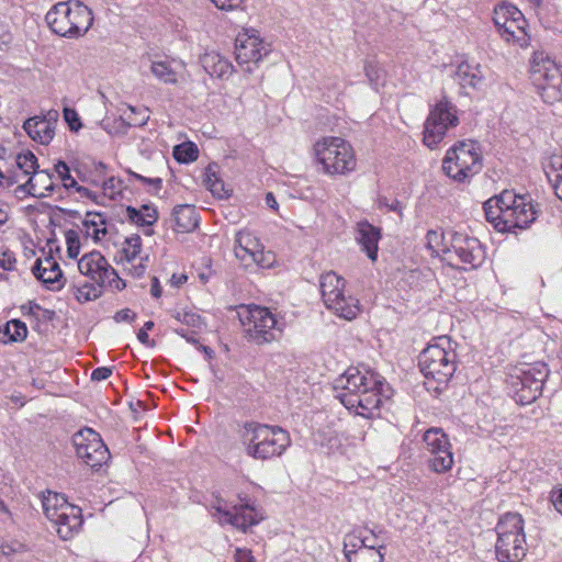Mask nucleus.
Segmentation results:
<instances>
[{
	"label": "nucleus",
	"instance_id": "obj_1",
	"mask_svg": "<svg viewBox=\"0 0 562 562\" xmlns=\"http://www.w3.org/2000/svg\"><path fill=\"white\" fill-rule=\"evenodd\" d=\"M384 386L385 380L378 372L357 367L348 368L333 383L335 397L347 409H355L357 415L368 418L379 409L382 397H387Z\"/></svg>",
	"mask_w": 562,
	"mask_h": 562
},
{
	"label": "nucleus",
	"instance_id": "obj_2",
	"mask_svg": "<svg viewBox=\"0 0 562 562\" xmlns=\"http://www.w3.org/2000/svg\"><path fill=\"white\" fill-rule=\"evenodd\" d=\"M238 435L247 456L257 460L280 457L291 443L286 430L257 422L244 423Z\"/></svg>",
	"mask_w": 562,
	"mask_h": 562
},
{
	"label": "nucleus",
	"instance_id": "obj_3",
	"mask_svg": "<svg viewBox=\"0 0 562 562\" xmlns=\"http://www.w3.org/2000/svg\"><path fill=\"white\" fill-rule=\"evenodd\" d=\"M49 29L64 37H78L88 32L93 22L91 10L78 0L58 2L45 15Z\"/></svg>",
	"mask_w": 562,
	"mask_h": 562
},
{
	"label": "nucleus",
	"instance_id": "obj_4",
	"mask_svg": "<svg viewBox=\"0 0 562 562\" xmlns=\"http://www.w3.org/2000/svg\"><path fill=\"white\" fill-rule=\"evenodd\" d=\"M418 366L426 379L447 384L457 369V353L449 337L441 336L418 356Z\"/></svg>",
	"mask_w": 562,
	"mask_h": 562
},
{
	"label": "nucleus",
	"instance_id": "obj_5",
	"mask_svg": "<svg viewBox=\"0 0 562 562\" xmlns=\"http://www.w3.org/2000/svg\"><path fill=\"white\" fill-rule=\"evenodd\" d=\"M524 522L518 513H506L499 518L495 543V553L499 562H519L526 555Z\"/></svg>",
	"mask_w": 562,
	"mask_h": 562
},
{
	"label": "nucleus",
	"instance_id": "obj_6",
	"mask_svg": "<svg viewBox=\"0 0 562 562\" xmlns=\"http://www.w3.org/2000/svg\"><path fill=\"white\" fill-rule=\"evenodd\" d=\"M314 154L322 170L329 176H345L357 166L351 145L340 137L328 136L316 142Z\"/></svg>",
	"mask_w": 562,
	"mask_h": 562
},
{
	"label": "nucleus",
	"instance_id": "obj_7",
	"mask_svg": "<svg viewBox=\"0 0 562 562\" xmlns=\"http://www.w3.org/2000/svg\"><path fill=\"white\" fill-rule=\"evenodd\" d=\"M483 167L480 146L474 140H461L447 150L442 160L445 173L458 182H464Z\"/></svg>",
	"mask_w": 562,
	"mask_h": 562
},
{
	"label": "nucleus",
	"instance_id": "obj_8",
	"mask_svg": "<svg viewBox=\"0 0 562 562\" xmlns=\"http://www.w3.org/2000/svg\"><path fill=\"white\" fill-rule=\"evenodd\" d=\"M495 206L503 213V232H513L515 228H527L538 216L539 211L531 200L504 190L499 195L491 198Z\"/></svg>",
	"mask_w": 562,
	"mask_h": 562
},
{
	"label": "nucleus",
	"instance_id": "obj_9",
	"mask_svg": "<svg viewBox=\"0 0 562 562\" xmlns=\"http://www.w3.org/2000/svg\"><path fill=\"white\" fill-rule=\"evenodd\" d=\"M238 316L246 337L257 345L277 340L282 331L276 316L267 307L241 306Z\"/></svg>",
	"mask_w": 562,
	"mask_h": 562
},
{
	"label": "nucleus",
	"instance_id": "obj_10",
	"mask_svg": "<svg viewBox=\"0 0 562 562\" xmlns=\"http://www.w3.org/2000/svg\"><path fill=\"white\" fill-rule=\"evenodd\" d=\"M345 280L334 271L321 277V292L324 304L337 316L351 321L357 317L360 307L356 297L345 294Z\"/></svg>",
	"mask_w": 562,
	"mask_h": 562
},
{
	"label": "nucleus",
	"instance_id": "obj_11",
	"mask_svg": "<svg viewBox=\"0 0 562 562\" xmlns=\"http://www.w3.org/2000/svg\"><path fill=\"white\" fill-rule=\"evenodd\" d=\"M531 79L546 103L562 101V68L554 60L536 54L531 65Z\"/></svg>",
	"mask_w": 562,
	"mask_h": 562
},
{
	"label": "nucleus",
	"instance_id": "obj_12",
	"mask_svg": "<svg viewBox=\"0 0 562 562\" xmlns=\"http://www.w3.org/2000/svg\"><path fill=\"white\" fill-rule=\"evenodd\" d=\"M459 124L456 106L442 98L430 110L424 125V144L434 149L446 136L450 127Z\"/></svg>",
	"mask_w": 562,
	"mask_h": 562
},
{
	"label": "nucleus",
	"instance_id": "obj_13",
	"mask_svg": "<svg viewBox=\"0 0 562 562\" xmlns=\"http://www.w3.org/2000/svg\"><path fill=\"white\" fill-rule=\"evenodd\" d=\"M78 269L81 274L89 277L99 286L108 285L116 291L126 286L125 281L119 277L116 270L97 250L83 255L78 260Z\"/></svg>",
	"mask_w": 562,
	"mask_h": 562
},
{
	"label": "nucleus",
	"instance_id": "obj_14",
	"mask_svg": "<svg viewBox=\"0 0 562 562\" xmlns=\"http://www.w3.org/2000/svg\"><path fill=\"white\" fill-rule=\"evenodd\" d=\"M72 443L78 458L92 469L101 467L110 457L100 435L91 428L77 431L72 436Z\"/></svg>",
	"mask_w": 562,
	"mask_h": 562
},
{
	"label": "nucleus",
	"instance_id": "obj_15",
	"mask_svg": "<svg viewBox=\"0 0 562 562\" xmlns=\"http://www.w3.org/2000/svg\"><path fill=\"white\" fill-rule=\"evenodd\" d=\"M450 249L451 256L454 255L461 263L468 266L464 269H476L485 260V250L481 241L464 233H451Z\"/></svg>",
	"mask_w": 562,
	"mask_h": 562
},
{
	"label": "nucleus",
	"instance_id": "obj_16",
	"mask_svg": "<svg viewBox=\"0 0 562 562\" xmlns=\"http://www.w3.org/2000/svg\"><path fill=\"white\" fill-rule=\"evenodd\" d=\"M270 53L269 44H266L255 33L239 34L235 43L236 60L239 65H247L246 71L252 72L250 65H257L263 57Z\"/></svg>",
	"mask_w": 562,
	"mask_h": 562
},
{
	"label": "nucleus",
	"instance_id": "obj_17",
	"mask_svg": "<svg viewBox=\"0 0 562 562\" xmlns=\"http://www.w3.org/2000/svg\"><path fill=\"white\" fill-rule=\"evenodd\" d=\"M223 501H216L215 505H212V509L215 510L213 517H217L218 522L229 524L238 529L246 530L248 527L256 525L260 521L261 518L257 517V513L255 508L246 505L234 506V512L226 509L222 505Z\"/></svg>",
	"mask_w": 562,
	"mask_h": 562
},
{
	"label": "nucleus",
	"instance_id": "obj_18",
	"mask_svg": "<svg viewBox=\"0 0 562 562\" xmlns=\"http://www.w3.org/2000/svg\"><path fill=\"white\" fill-rule=\"evenodd\" d=\"M58 112L52 110L46 115H36L27 119L23 124V128L34 142L41 145H48L55 136Z\"/></svg>",
	"mask_w": 562,
	"mask_h": 562
},
{
	"label": "nucleus",
	"instance_id": "obj_19",
	"mask_svg": "<svg viewBox=\"0 0 562 562\" xmlns=\"http://www.w3.org/2000/svg\"><path fill=\"white\" fill-rule=\"evenodd\" d=\"M549 375V369L544 362H535L519 368L510 375L509 385H535L542 389L543 382Z\"/></svg>",
	"mask_w": 562,
	"mask_h": 562
},
{
	"label": "nucleus",
	"instance_id": "obj_20",
	"mask_svg": "<svg viewBox=\"0 0 562 562\" xmlns=\"http://www.w3.org/2000/svg\"><path fill=\"white\" fill-rule=\"evenodd\" d=\"M53 522L58 536L63 540H67L79 530L82 525L81 509L75 505L65 506L60 517L53 519Z\"/></svg>",
	"mask_w": 562,
	"mask_h": 562
},
{
	"label": "nucleus",
	"instance_id": "obj_21",
	"mask_svg": "<svg viewBox=\"0 0 562 562\" xmlns=\"http://www.w3.org/2000/svg\"><path fill=\"white\" fill-rule=\"evenodd\" d=\"M262 247L259 239L250 232L240 231L236 234L234 252L236 258L241 261L244 266L249 267L251 260L255 259Z\"/></svg>",
	"mask_w": 562,
	"mask_h": 562
},
{
	"label": "nucleus",
	"instance_id": "obj_22",
	"mask_svg": "<svg viewBox=\"0 0 562 562\" xmlns=\"http://www.w3.org/2000/svg\"><path fill=\"white\" fill-rule=\"evenodd\" d=\"M18 190L36 198L48 196L54 190L53 173L48 170H37L25 183L20 184Z\"/></svg>",
	"mask_w": 562,
	"mask_h": 562
},
{
	"label": "nucleus",
	"instance_id": "obj_23",
	"mask_svg": "<svg viewBox=\"0 0 562 562\" xmlns=\"http://www.w3.org/2000/svg\"><path fill=\"white\" fill-rule=\"evenodd\" d=\"M200 63L211 77L220 79H227L234 70L233 64L216 52L205 53L201 56Z\"/></svg>",
	"mask_w": 562,
	"mask_h": 562
},
{
	"label": "nucleus",
	"instance_id": "obj_24",
	"mask_svg": "<svg viewBox=\"0 0 562 562\" xmlns=\"http://www.w3.org/2000/svg\"><path fill=\"white\" fill-rule=\"evenodd\" d=\"M357 240L367 256L375 261L378 258V244L381 238L380 229L368 222H360L357 229Z\"/></svg>",
	"mask_w": 562,
	"mask_h": 562
},
{
	"label": "nucleus",
	"instance_id": "obj_25",
	"mask_svg": "<svg viewBox=\"0 0 562 562\" xmlns=\"http://www.w3.org/2000/svg\"><path fill=\"white\" fill-rule=\"evenodd\" d=\"M173 229L178 233H189L198 227L199 216L195 209L189 204L175 206L172 211Z\"/></svg>",
	"mask_w": 562,
	"mask_h": 562
},
{
	"label": "nucleus",
	"instance_id": "obj_26",
	"mask_svg": "<svg viewBox=\"0 0 562 562\" xmlns=\"http://www.w3.org/2000/svg\"><path fill=\"white\" fill-rule=\"evenodd\" d=\"M527 21L522 13L518 10V16H510L504 29L501 31V36L507 42L518 43L520 46L527 44Z\"/></svg>",
	"mask_w": 562,
	"mask_h": 562
},
{
	"label": "nucleus",
	"instance_id": "obj_27",
	"mask_svg": "<svg viewBox=\"0 0 562 562\" xmlns=\"http://www.w3.org/2000/svg\"><path fill=\"white\" fill-rule=\"evenodd\" d=\"M45 265L46 266H43L42 260L37 259L32 268L33 274L46 284H54L59 282V280L63 278V272L59 268V265L52 258H46Z\"/></svg>",
	"mask_w": 562,
	"mask_h": 562
},
{
	"label": "nucleus",
	"instance_id": "obj_28",
	"mask_svg": "<svg viewBox=\"0 0 562 562\" xmlns=\"http://www.w3.org/2000/svg\"><path fill=\"white\" fill-rule=\"evenodd\" d=\"M64 495L56 492L46 491L42 494V507L49 521L60 517L65 506H70Z\"/></svg>",
	"mask_w": 562,
	"mask_h": 562
},
{
	"label": "nucleus",
	"instance_id": "obj_29",
	"mask_svg": "<svg viewBox=\"0 0 562 562\" xmlns=\"http://www.w3.org/2000/svg\"><path fill=\"white\" fill-rule=\"evenodd\" d=\"M126 213L128 220L138 226H151L158 220V211L155 206L144 204L140 210L134 206H127Z\"/></svg>",
	"mask_w": 562,
	"mask_h": 562
},
{
	"label": "nucleus",
	"instance_id": "obj_30",
	"mask_svg": "<svg viewBox=\"0 0 562 562\" xmlns=\"http://www.w3.org/2000/svg\"><path fill=\"white\" fill-rule=\"evenodd\" d=\"M203 182L213 195L220 199L229 196V190L225 188L224 181L220 178L216 164H210L205 168Z\"/></svg>",
	"mask_w": 562,
	"mask_h": 562
},
{
	"label": "nucleus",
	"instance_id": "obj_31",
	"mask_svg": "<svg viewBox=\"0 0 562 562\" xmlns=\"http://www.w3.org/2000/svg\"><path fill=\"white\" fill-rule=\"evenodd\" d=\"M369 548H344V553L348 562H383L384 553L379 549Z\"/></svg>",
	"mask_w": 562,
	"mask_h": 562
},
{
	"label": "nucleus",
	"instance_id": "obj_32",
	"mask_svg": "<svg viewBox=\"0 0 562 562\" xmlns=\"http://www.w3.org/2000/svg\"><path fill=\"white\" fill-rule=\"evenodd\" d=\"M26 336L27 327L25 323L20 319L9 321L0 328V341L4 344L24 341Z\"/></svg>",
	"mask_w": 562,
	"mask_h": 562
},
{
	"label": "nucleus",
	"instance_id": "obj_33",
	"mask_svg": "<svg viewBox=\"0 0 562 562\" xmlns=\"http://www.w3.org/2000/svg\"><path fill=\"white\" fill-rule=\"evenodd\" d=\"M82 225L86 227V234L94 240H100V235L104 236L108 234L106 222L101 213L88 212L82 221Z\"/></svg>",
	"mask_w": 562,
	"mask_h": 562
},
{
	"label": "nucleus",
	"instance_id": "obj_34",
	"mask_svg": "<svg viewBox=\"0 0 562 562\" xmlns=\"http://www.w3.org/2000/svg\"><path fill=\"white\" fill-rule=\"evenodd\" d=\"M424 441L427 446V450L430 453L445 452L442 449H450L451 445L448 440V436L440 428L428 429L424 434Z\"/></svg>",
	"mask_w": 562,
	"mask_h": 562
},
{
	"label": "nucleus",
	"instance_id": "obj_35",
	"mask_svg": "<svg viewBox=\"0 0 562 562\" xmlns=\"http://www.w3.org/2000/svg\"><path fill=\"white\" fill-rule=\"evenodd\" d=\"M370 544L373 547V549H379L381 552L382 550H385V546L379 543L375 535L368 537L363 536L362 532H359V535L349 533L345 537L344 540V548H369L368 546Z\"/></svg>",
	"mask_w": 562,
	"mask_h": 562
},
{
	"label": "nucleus",
	"instance_id": "obj_36",
	"mask_svg": "<svg viewBox=\"0 0 562 562\" xmlns=\"http://www.w3.org/2000/svg\"><path fill=\"white\" fill-rule=\"evenodd\" d=\"M445 239L446 237L441 229H430L426 234V246L432 254L437 256L442 252L445 255H449L451 258L450 246L446 244Z\"/></svg>",
	"mask_w": 562,
	"mask_h": 562
},
{
	"label": "nucleus",
	"instance_id": "obj_37",
	"mask_svg": "<svg viewBox=\"0 0 562 562\" xmlns=\"http://www.w3.org/2000/svg\"><path fill=\"white\" fill-rule=\"evenodd\" d=\"M510 391L513 393V397L520 405H528L535 402L542 392V389H538L537 385L532 387V385L524 386L522 385H510Z\"/></svg>",
	"mask_w": 562,
	"mask_h": 562
},
{
	"label": "nucleus",
	"instance_id": "obj_38",
	"mask_svg": "<svg viewBox=\"0 0 562 562\" xmlns=\"http://www.w3.org/2000/svg\"><path fill=\"white\" fill-rule=\"evenodd\" d=\"M445 452H434L432 458L429 460V467L436 473H445L453 465V454L450 449H442Z\"/></svg>",
	"mask_w": 562,
	"mask_h": 562
},
{
	"label": "nucleus",
	"instance_id": "obj_39",
	"mask_svg": "<svg viewBox=\"0 0 562 562\" xmlns=\"http://www.w3.org/2000/svg\"><path fill=\"white\" fill-rule=\"evenodd\" d=\"M198 155V147L192 142L182 143L173 148V158L181 164H188L196 160Z\"/></svg>",
	"mask_w": 562,
	"mask_h": 562
},
{
	"label": "nucleus",
	"instance_id": "obj_40",
	"mask_svg": "<svg viewBox=\"0 0 562 562\" xmlns=\"http://www.w3.org/2000/svg\"><path fill=\"white\" fill-rule=\"evenodd\" d=\"M456 76L461 86L475 87L481 80L482 75L480 71H471V67L468 64H461L458 66Z\"/></svg>",
	"mask_w": 562,
	"mask_h": 562
},
{
	"label": "nucleus",
	"instance_id": "obj_41",
	"mask_svg": "<svg viewBox=\"0 0 562 562\" xmlns=\"http://www.w3.org/2000/svg\"><path fill=\"white\" fill-rule=\"evenodd\" d=\"M513 14L518 16V9L513 4H502L495 8L493 21L499 33Z\"/></svg>",
	"mask_w": 562,
	"mask_h": 562
},
{
	"label": "nucleus",
	"instance_id": "obj_42",
	"mask_svg": "<svg viewBox=\"0 0 562 562\" xmlns=\"http://www.w3.org/2000/svg\"><path fill=\"white\" fill-rule=\"evenodd\" d=\"M15 164L18 169L21 170L24 176H33L38 168L37 158L32 151L19 154L15 158Z\"/></svg>",
	"mask_w": 562,
	"mask_h": 562
},
{
	"label": "nucleus",
	"instance_id": "obj_43",
	"mask_svg": "<svg viewBox=\"0 0 562 562\" xmlns=\"http://www.w3.org/2000/svg\"><path fill=\"white\" fill-rule=\"evenodd\" d=\"M151 72L156 78L165 83H176L177 82V74L169 66L168 63L165 61H154L151 64Z\"/></svg>",
	"mask_w": 562,
	"mask_h": 562
},
{
	"label": "nucleus",
	"instance_id": "obj_44",
	"mask_svg": "<svg viewBox=\"0 0 562 562\" xmlns=\"http://www.w3.org/2000/svg\"><path fill=\"white\" fill-rule=\"evenodd\" d=\"M142 250V238L134 234L125 239V246L122 249L123 258L131 262L139 255Z\"/></svg>",
	"mask_w": 562,
	"mask_h": 562
},
{
	"label": "nucleus",
	"instance_id": "obj_45",
	"mask_svg": "<svg viewBox=\"0 0 562 562\" xmlns=\"http://www.w3.org/2000/svg\"><path fill=\"white\" fill-rule=\"evenodd\" d=\"M543 171L550 183L553 179L562 178V156L552 155L547 162L543 164Z\"/></svg>",
	"mask_w": 562,
	"mask_h": 562
},
{
	"label": "nucleus",
	"instance_id": "obj_46",
	"mask_svg": "<svg viewBox=\"0 0 562 562\" xmlns=\"http://www.w3.org/2000/svg\"><path fill=\"white\" fill-rule=\"evenodd\" d=\"M483 211L485 213L486 221L494 224L495 228L503 232V213L502 210L495 206L492 199H488L483 204Z\"/></svg>",
	"mask_w": 562,
	"mask_h": 562
},
{
	"label": "nucleus",
	"instance_id": "obj_47",
	"mask_svg": "<svg viewBox=\"0 0 562 562\" xmlns=\"http://www.w3.org/2000/svg\"><path fill=\"white\" fill-rule=\"evenodd\" d=\"M131 114L125 119L121 117L122 122H125L127 126H143L149 120L148 109H143L137 113L136 108L130 106Z\"/></svg>",
	"mask_w": 562,
	"mask_h": 562
},
{
	"label": "nucleus",
	"instance_id": "obj_48",
	"mask_svg": "<svg viewBox=\"0 0 562 562\" xmlns=\"http://www.w3.org/2000/svg\"><path fill=\"white\" fill-rule=\"evenodd\" d=\"M54 169H55V172L58 175L59 179L63 181V186L65 189H70V188H74L75 186H77V181L71 176L70 169L65 161L58 160L55 164Z\"/></svg>",
	"mask_w": 562,
	"mask_h": 562
},
{
	"label": "nucleus",
	"instance_id": "obj_49",
	"mask_svg": "<svg viewBox=\"0 0 562 562\" xmlns=\"http://www.w3.org/2000/svg\"><path fill=\"white\" fill-rule=\"evenodd\" d=\"M67 255L69 258H77L80 252L79 235L76 231L69 229L65 233Z\"/></svg>",
	"mask_w": 562,
	"mask_h": 562
},
{
	"label": "nucleus",
	"instance_id": "obj_50",
	"mask_svg": "<svg viewBox=\"0 0 562 562\" xmlns=\"http://www.w3.org/2000/svg\"><path fill=\"white\" fill-rule=\"evenodd\" d=\"M102 286L93 285V284H85L77 290V300L78 301H92L98 299L101 295V289Z\"/></svg>",
	"mask_w": 562,
	"mask_h": 562
},
{
	"label": "nucleus",
	"instance_id": "obj_51",
	"mask_svg": "<svg viewBox=\"0 0 562 562\" xmlns=\"http://www.w3.org/2000/svg\"><path fill=\"white\" fill-rule=\"evenodd\" d=\"M252 263L263 269L270 268L274 263V256L270 251L265 252L262 247L261 250H259V252L256 255L255 259L251 260V265Z\"/></svg>",
	"mask_w": 562,
	"mask_h": 562
},
{
	"label": "nucleus",
	"instance_id": "obj_52",
	"mask_svg": "<svg viewBox=\"0 0 562 562\" xmlns=\"http://www.w3.org/2000/svg\"><path fill=\"white\" fill-rule=\"evenodd\" d=\"M64 119L68 123L71 131H78L81 127V122L76 110L70 108L64 109Z\"/></svg>",
	"mask_w": 562,
	"mask_h": 562
},
{
	"label": "nucleus",
	"instance_id": "obj_53",
	"mask_svg": "<svg viewBox=\"0 0 562 562\" xmlns=\"http://www.w3.org/2000/svg\"><path fill=\"white\" fill-rule=\"evenodd\" d=\"M176 318L191 327H199L201 325V316L191 312L178 313Z\"/></svg>",
	"mask_w": 562,
	"mask_h": 562
},
{
	"label": "nucleus",
	"instance_id": "obj_54",
	"mask_svg": "<svg viewBox=\"0 0 562 562\" xmlns=\"http://www.w3.org/2000/svg\"><path fill=\"white\" fill-rule=\"evenodd\" d=\"M1 553L5 557H11L15 553H22L26 551V548L24 544L14 542L11 544H3L1 548Z\"/></svg>",
	"mask_w": 562,
	"mask_h": 562
},
{
	"label": "nucleus",
	"instance_id": "obj_55",
	"mask_svg": "<svg viewBox=\"0 0 562 562\" xmlns=\"http://www.w3.org/2000/svg\"><path fill=\"white\" fill-rule=\"evenodd\" d=\"M218 9L231 11L240 7L243 0H211Z\"/></svg>",
	"mask_w": 562,
	"mask_h": 562
},
{
	"label": "nucleus",
	"instance_id": "obj_56",
	"mask_svg": "<svg viewBox=\"0 0 562 562\" xmlns=\"http://www.w3.org/2000/svg\"><path fill=\"white\" fill-rule=\"evenodd\" d=\"M130 173L138 181L145 183V184H150V186H154L156 188V190H160L161 187H162V180L161 178H147V177H144L139 173H136L134 171H130Z\"/></svg>",
	"mask_w": 562,
	"mask_h": 562
},
{
	"label": "nucleus",
	"instance_id": "obj_57",
	"mask_svg": "<svg viewBox=\"0 0 562 562\" xmlns=\"http://www.w3.org/2000/svg\"><path fill=\"white\" fill-rule=\"evenodd\" d=\"M111 374H112V369H110L108 367H99L92 371L91 379L93 381H103V380H106L108 378H110Z\"/></svg>",
	"mask_w": 562,
	"mask_h": 562
},
{
	"label": "nucleus",
	"instance_id": "obj_58",
	"mask_svg": "<svg viewBox=\"0 0 562 562\" xmlns=\"http://www.w3.org/2000/svg\"><path fill=\"white\" fill-rule=\"evenodd\" d=\"M136 318V314L130 308H123L115 313L114 319L117 323L121 322H133Z\"/></svg>",
	"mask_w": 562,
	"mask_h": 562
},
{
	"label": "nucleus",
	"instance_id": "obj_59",
	"mask_svg": "<svg viewBox=\"0 0 562 562\" xmlns=\"http://www.w3.org/2000/svg\"><path fill=\"white\" fill-rule=\"evenodd\" d=\"M235 562H255L251 551L248 549H236Z\"/></svg>",
	"mask_w": 562,
	"mask_h": 562
},
{
	"label": "nucleus",
	"instance_id": "obj_60",
	"mask_svg": "<svg viewBox=\"0 0 562 562\" xmlns=\"http://www.w3.org/2000/svg\"><path fill=\"white\" fill-rule=\"evenodd\" d=\"M116 183H119V181L114 177L106 179L103 182L104 194L113 198V195L117 192Z\"/></svg>",
	"mask_w": 562,
	"mask_h": 562
},
{
	"label": "nucleus",
	"instance_id": "obj_61",
	"mask_svg": "<svg viewBox=\"0 0 562 562\" xmlns=\"http://www.w3.org/2000/svg\"><path fill=\"white\" fill-rule=\"evenodd\" d=\"M3 180H5V184L8 187L14 184V183H18L20 181L19 179V175L16 172H8V173H4L3 171L0 170V186L3 184Z\"/></svg>",
	"mask_w": 562,
	"mask_h": 562
},
{
	"label": "nucleus",
	"instance_id": "obj_62",
	"mask_svg": "<svg viewBox=\"0 0 562 562\" xmlns=\"http://www.w3.org/2000/svg\"><path fill=\"white\" fill-rule=\"evenodd\" d=\"M551 502L557 512L562 515V488L551 492Z\"/></svg>",
	"mask_w": 562,
	"mask_h": 562
},
{
	"label": "nucleus",
	"instance_id": "obj_63",
	"mask_svg": "<svg viewBox=\"0 0 562 562\" xmlns=\"http://www.w3.org/2000/svg\"><path fill=\"white\" fill-rule=\"evenodd\" d=\"M15 258L11 257V256H7L5 254H3V257L0 258V267L4 270H13L14 269V266H15Z\"/></svg>",
	"mask_w": 562,
	"mask_h": 562
},
{
	"label": "nucleus",
	"instance_id": "obj_64",
	"mask_svg": "<svg viewBox=\"0 0 562 562\" xmlns=\"http://www.w3.org/2000/svg\"><path fill=\"white\" fill-rule=\"evenodd\" d=\"M175 333L191 344L198 342V339L195 338V336L192 333H189V330L186 328H176Z\"/></svg>",
	"mask_w": 562,
	"mask_h": 562
}]
</instances>
